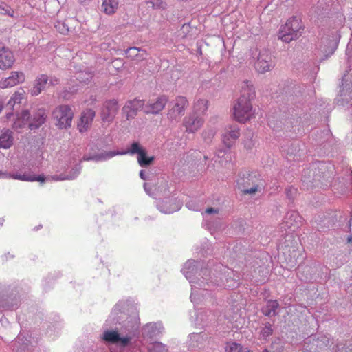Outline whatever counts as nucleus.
<instances>
[{
	"label": "nucleus",
	"instance_id": "nucleus-1",
	"mask_svg": "<svg viewBox=\"0 0 352 352\" xmlns=\"http://www.w3.org/2000/svg\"><path fill=\"white\" fill-rule=\"evenodd\" d=\"M255 98L253 85L248 81H244L241 86L240 97L233 104V116L235 120L245 124L255 118L252 101Z\"/></svg>",
	"mask_w": 352,
	"mask_h": 352
},
{
	"label": "nucleus",
	"instance_id": "nucleus-2",
	"mask_svg": "<svg viewBox=\"0 0 352 352\" xmlns=\"http://www.w3.org/2000/svg\"><path fill=\"white\" fill-rule=\"evenodd\" d=\"M74 112L67 104L56 107L52 111V117L55 125L60 129H67L72 126Z\"/></svg>",
	"mask_w": 352,
	"mask_h": 352
},
{
	"label": "nucleus",
	"instance_id": "nucleus-3",
	"mask_svg": "<svg viewBox=\"0 0 352 352\" xmlns=\"http://www.w3.org/2000/svg\"><path fill=\"white\" fill-rule=\"evenodd\" d=\"M302 24L299 19L296 16L288 19L282 27L279 32V38L283 42L289 43L298 38L301 34Z\"/></svg>",
	"mask_w": 352,
	"mask_h": 352
},
{
	"label": "nucleus",
	"instance_id": "nucleus-4",
	"mask_svg": "<svg viewBox=\"0 0 352 352\" xmlns=\"http://www.w3.org/2000/svg\"><path fill=\"white\" fill-rule=\"evenodd\" d=\"M188 105L189 102L186 97L177 96L170 102V107L167 113L168 119L172 122H179L185 115Z\"/></svg>",
	"mask_w": 352,
	"mask_h": 352
},
{
	"label": "nucleus",
	"instance_id": "nucleus-5",
	"mask_svg": "<svg viewBox=\"0 0 352 352\" xmlns=\"http://www.w3.org/2000/svg\"><path fill=\"white\" fill-rule=\"evenodd\" d=\"M120 105L116 99L105 100L100 111V117L103 124H110L118 113Z\"/></svg>",
	"mask_w": 352,
	"mask_h": 352
},
{
	"label": "nucleus",
	"instance_id": "nucleus-6",
	"mask_svg": "<svg viewBox=\"0 0 352 352\" xmlns=\"http://www.w3.org/2000/svg\"><path fill=\"white\" fill-rule=\"evenodd\" d=\"M168 102V96L161 95L154 100H150L144 104V112L146 114L157 115L161 113Z\"/></svg>",
	"mask_w": 352,
	"mask_h": 352
},
{
	"label": "nucleus",
	"instance_id": "nucleus-7",
	"mask_svg": "<svg viewBox=\"0 0 352 352\" xmlns=\"http://www.w3.org/2000/svg\"><path fill=\"white\" fill-rule=\"evenodd\" d=\"M144 102L142 100L135 98L128 100L122 107V113L125 115L127 120H133L135 118L138 112L141 109H144Z\"/></svg>",
	"mask_w": 352,
	"mask_h": 352
},
{
	"label": "nucleus",
	"instance_id": "nucleus-8",
	"mask_svg": "<svg viewBox=\"0 0 352 352\" xmlns=\"http://www.w3.org/2000/svg\"><path fill=\"white\" fill-rule=\"evenodd\" d=\"M96 116V111L91 109H86L82 111L77 122V129L80 133L88 131Z\"/></svg>",
	"mask_w": 352,
	"mask_h": 352
},
{
	"label": "nucleus",
	"instance_id": "nucleus-9",
	"mask_svg": "<svg viewBox=\"0 0 352 352\" xmlns=\"http://www.w3.org/2000/svg\"><path fill=\"white\" fill-rule=\"evenodd\" d=\"M15 60L14 52L8 47L0 44V69L6 71L11 69Z\"/></svg>",
	"mask_w": 352,
	"mask_h": 352
},
{
	"label": "nucleus",
	"instance_id": "nucleus-10",
	"mask_svg": "<svg viewBox=\"0 0 352 352\" xmlns=\"http://www.w3.org/2000/svg\"><path fill=\"white\" fill-rule=\"evenodd\" d=\"M204 120L199 115L191 113L184 118L183 126L185 131L188 133H195L198 131L204 125Z\"/></svg>",
	"mask_w": 352,
	"mask_h": 352
},
{
	"label": "nucleus",
	"instance_id": "nucleus-11",
	"mask_svg": "<svg viewBox=\"0 0 352 352\" xmlns=\"http://www.w3.org/2000/svg\"><path fill=\"white\" fill-rule=\"evenodd\" d=\"M255 69L259 73H265L273 67L272 56L268 51L261 52L254 65Z\"/></svg>",
	"mask_w": 352,
	"mask_h": 352
},
{
	"label": "nucleus",
	"instance_id": "nucleus-12",
	"mask_svg": "<svg viewBox=\"0 0 352 352\" xmlns=\"http://www.w3.org/2000/svg\"><path fill=\"white\" fill-rule=\"evenodd\" d=\"M25 80L23 72L19 71H12L7 78H3L0 80V88L6 89L14 87L19 84L23 83Z\"/></svg>",
	"mask_w": 352,
	"mask_h": 352
},
{
	"label": "nucleus",
	"instance_id": "nucleus-13",
	"mask_svg": "<svg viewBox=\"0 0 352 352\" xmlns=\"http://www.w3.org/2000/svg\"><path fill=\"white\" fill-rule=\"evenodd\" d=\"M103 339L111 344L119 343L120 346L124 347L127 346L131 340V337L121 338L116 331H106L103 333Z\"/></svg>",
	"mask_w": 352,
	"mask_h": 352
},
{
	"label": "nucleus",
	"instance_id": "nucleus-14",
	"mask_svg": "<svg viewBox=\"0 0 352 352\" xmlns=\"http://www.w3.org/2000/svg\"><path fill=\"white\" fill-rule=\"evenodd\" d=\"M47 118V115L44 108H39L36 109L33 113L32 118L30 120V122L28 124L29 128L30 129L39 128L45 122Z\"/></svg>",
	"mask_w": 352,
	"mask_h": 352
},
{
	"label": "nucleus",
	"instance_id": "nucleus-15",
	"mask_svg": "<svg viewBox=\"0 0 352 352\" xmlns=\"http://www.w3.org/2000/svg\"><path fill=\"white\" fill-rule=\"evenodd\" d=\"M239 136V129L236 127H232L230 131L222 135V142L226 147L230 148L234 145Z\"/></svg>",
	"mask_w": 352,
	"mask_h": 352
},
{
	"label": "nucleus",
	"instance_id": "nucleus-16",
	"mask_svg": "<svg viewBox=\"0 0 352 352\" xmlns=\"http://www.w3.org/2000/svg\"><path fill=\"white\" fill-rule=\"evenodd\" d=\"M126 56L131 60L140 62L147 56L146 50L138 47H129L125 51Z\"/></svg>",
	"mask_w": 352,
	"mask_h": 352
},
{
	"label": "nucleus",
	"instance_id": "nucleus-17",
	"mask_svg": "<svg viewBox=\"0 0 352 352\" xmlns=\"http://www.w3.org/2000/svg\"><path fill=\"white\" fill-rule=\"evenodd\" d=\"M48 82V77L45 74L39 75L35 80L34 87L31 89L32 96H37L41 93Z\"/></svg>",
	"mask_w": 352,
	"mask_h": 352
},
{
	"label": "nucleus",
	"instance_id": "nucleus-18",
	"mask_svg": "<svg viewBox=\"0 0 352 352\" xmlns=\"http://www.w3.org/2000/svg\"><path fill=\"white\" fill-rule=\"evenodd\" d=\"M14 142L13 133L10 129H3L0 134V148L8 149Z\"/></svg>",
	"mask_w": 352,
	"mask_h": 352
},
{
	"label": "nucleus",
	"instance_id": "nucleus-19",
	"mask_svg": "<svg viewBox=\"0 0 352 352\" xmlns=\"http://www.w3.org/2000/svg\"><path fill=\"white\" fill-rule=\"evenodd\" d=\"M30 118V113L28 110H23L17 116L16 119L14 122L12 127L15 131H19L23 129L27 124L28 121Z\"/></svg>",
	"mask_w": 352,
	"mask_h": 352
},
{
	"label": "nucleus",
	"instance_id": "nucleus-20",
	"mask_svg": "<svg viewBox=\"0 0 352 352\" xmlns=\"http://www.w3.org/2000/svg\"><path fill=\"white\" fill-rule=\"evenodd\" d=\"M245 179L248 180H252L253 179V176L250 174H248L246 175H243V177H240L237 180V186L238 188L241 190V192L245 195H254L258 190V186L257 184L254 185L250 188H245Z\"/></svg>",
	"mask_w": 352,
	"mask_h": 352
},
{
	"label": "nucleus",
	"instance_id": "nucleus-21",
	"mask_svg": "<svg viewBox=\"0 0 352 352\" xmlns=\"http://www.w3.org/2000/svg\"><path fill=\"white\" fill-rule=\"evenodd\" d=\"M119 0H102V10L107 15L116 13L118 8Z\"/></svg>",
	"mask_w": 352,
	"mask_h": 352
},
{
	"label": "nucleus",
	"instance_id": "nucleus-22",
	"mask_svg": "<svg viewBox=\"0 0 352 352\" xmlns=\"http://www.w3.org/2000/svg\"><path fill=\"white\" fill-rule=\"evenodd\" d=\"M208 108V101L206 99H198L194 104L193 113L196 115H204Z\"/></svg>",
	"mask_w": 352,
	"mask_h": 352
},
{
	"label": "nucleus",
	"instance_id": "nucleus-23",
	"mask_svg": "<svg viewBox=\"0 0 352 352\" xmlns=\"http://www.w3.org/2000/svg\"><path fill=\"white\" fill-rule=\"evenodd\" d=\"M155 158L153 156H147L146 151L144 148L138 155L137 157L139 165L142 167H146L151 164Z\"/></svg>",
	"mask_w": 352,
	"mask_h": 352
},
{
	"label": "nucleus",
	"instance_id": "nucleus-24",
	"mask_svg": "<svg viewBox=\"0 0 352 352\" xmlns=\"http://www.w3.org/2000/svg\"><path fill=\"white\" fill-rule=\"evenodd\" d=\"M279 307V303L277 300H270L267 301V305L263 309V313L267 316H272L276 314V309Z\"/></svg>",
	"mask_w": 352,
	"mask_h": 352
},
{
	"label": "nucleus",
	"instance_id": "nucleus-25",
	"mask_svg": "<svg viewBox=\"0 0 352 352\" xmlns=\"http://www.w3.org/2000/svg\"><path fill=\"white\" fill-rule=\"evenodd\" d=\"M25 96V91L23 89L20 88L16 91H15L10 100L8 101V104L10 107H13L16 104L21 103L22 100L24 99Z\"/></svg>",
	"mask_w": 352,
	"mask_h": 352
},
{
	"label": "nucleus",
	"instance_id": "nucleus-26",
	"mask_svg": "<svg viewBox=\"0 0 352 352\" xmlns=\"http://www.w3.org/2000/svg\"><path fill=\"white\" fill-rule=\"evenodd\" d=\"M243 346L241 344L235 342H228L226 344V352H242Z\"/></svg>",
	"mask_w": 352,
	"mask_h": 352
},
{
	"label": "nucleus",
	"instance_id": "nucleus-27",
	"mask_svg": "<svg viewBox=\"0 0 352 352\" xmlns=\"http://www.w3.org/2000/svg\"><path fill=\"white\" fill-rule=\"evenodd\" d=\"M14 10L10 6L6 4L5 2H0V14L14 17Z\"/></svg>",
	"mask_w": 352,
	"mask_h": 352
},
{
	"label": "nucleus",
	"instance_id": "nucleus-28",
	"mask_svg": "<svg viewBox=\"0 0 352 352\" xmlns=\"http://www.w3.org/2000/svg\"><path fill=\"white\" fill-rule=\"evenodd\" d=\"M18 179L23 180V181H28V182H45V177L44 175H38V176H25V175H20L17 177Z\"/></svg>",
	"mask_w": 352,
	"mask_h": 352
},
{
	"label": "nucleus",
	"instance_id": "nucleus-29",
	"mask_svg": "<svg viewBox=\"0 0 352 352\" xmlns=\"http://www.w3.org/2000/svg\"><path fill=\"white\" fill-rule=\"evenodd\" d=\"M143 149L144 148H142L138 142H133L131 144L130 148L126 152V153H129L130 155H138Z\"/></svg>",
	"mask_w": 352,
	"mask_h": 352
},
{
	"label": "nucleus",
	"instance_id": "nucleus-30",
	"mask_svg": "<svg viewBox=\"0 0 352 352\" xmlns=\"http://www.w3.org/2000/svg\"><path fill=\"white\" fill-rule=\"evenodd\" d=\"M148 352H167V349L162 343L155 342L148 348Z\"/></svg>",
	"mask_w": 352,
	"mask_h": 352
},
{
	"label": "nucleus",
	"instance_id": "nucleus-31",
	"mask_svg": "<svg viewBox=\"0 0 352 352\" xmlns=\"http://www.w3.org/2000/svg\"><path fill=\"white\" fill-rule=\"evenodd\" d=\"M147 3L151 5L154 9L164 8L166 6L162 0H149Z\"/></svg>",
	"mask_w": 352,
	"mask_h": 352
},
{
	"label": "nucleus",
	"instance_id": "nucleus-32",
	"mask_svg": "<svg viewBox=\"0 0 352 352\" xmlns=\"http://www.w3.org/2000/svg\"><path fill=\"white\" fill-rule=\"evenodd\" d=\"M201 135L205 141L209 142V141H211V140L215 135V131L212 129L204 130L202 132Z\"/></svg>",
	"mask_w": 352,
	"mask_h": 352
},
{
	"label": "nucleus",
	"instance_id": "nucleus-33",
	"mask_svg": "<svg viewBox=\"0 0 352 352\" xmlns=\"http://www.w3.org/2000/svg\"><path fill=\"white\" fill-rule=\"evenodd\" d=\"M273 333L272 326L270 323H266L265 327L261 330V334L264 337H267Z\"/></svg>",
	"mask_w": 352,
	"mask_h": 352
},
{
	"label": "nucleus",
	"instance_id": "nucleus-34",
	"mask_svg": "<svg viewBox=\"0 0 352 352\" xmlns=\"http://www.w3.org/2000/svg\"><path fill=\"white\" fill-rule=\"evenodd\" d=\"M48 81L50 82L49 83L52 86H55L59 83V79L54 76L50 77V78H48Z\"/></svg>",
	"mask_w": 352,
	"mask_h": 352
},
{
	"label": "nucleus",
	"instance_id": "nucleus-35",
	"mask_svg": "<svg viewBox=\"0 0 352 352\" xmlns=\"http://www.w3.org/2000/svg\"><path fill=\"white\" fill-rule=\"evenodd\" d=\"M206 212L208 214L217 213L218 210H217L212 208H208L206 209Z\"/></svg>",
	"mask_w": 352,
	"mask_h": 352
},
{
	"label": "nucleus",
	"instance_id": "nucleus-36",
	"mask_svg": "<svg viewBox=\"0 0 352 352\" xmlns=\"http://www.w3.org/2000/svg\"><path fill=\"white\" fill-rule=\"evenodd\" d=\"M140 177H141V179H142L143 180H146V173L145 172L142 170H140Z\"/></svg>",
	"mask_w": 352,
	"mask_h": 352
},
{
	"label": "nucleus",
	"instance_id": "nucleus-37",
	"mask_svg": "<svg viewBox=\"0 0 352 352\" xmlns=\"http://www.w3.org/2000/svg\"><path fill=\"white\" fill-rule=\"evenodd\" d=\"M291 217L294 218V219H300V217L299 216V214L298 213H296V212H293L292 214H291Z\"/></svg>",
	"mask_w": 352,
	"mask_h": 352
},
{
	"label": "nucleus",
	"instance_id": "nucleus-38",
	"mask_svg": "<svg viewBox=\"0 0 352 352\" xmlns=\"http://www.w3.org/2000/svg\"><path fill=\"white\" fill-rule=\"evenodd\" d=\"M253 179L252 180H248L247 179H245V181L243 182L245 183V188L247 185H250L251 182H252Z\"/></svg>",
	"mask_w": 352,
	"mask_h": 352
},
{
	"label": "nucleus",
	"instance_id": "nucleus-39",
	"mask_svg": "<svg viewBox=\"0 0 352 352\" xmlns=\"http://www.w3.org/2000/svg\"><path fill=\"white\" fill-rule=\"evenodd\" d=\"M3 107V103L2 101H0V112L1 111Z\"/></svg>",
	"mask_w": 352,
	"mask_h": 352
},
{
	"label": "nucleus",
	"instance_id": "nucleus-40",
	"mask_svg": "<svg viewBox=\"0 0 352 352\" xmlns=\"http://www.w3.org/2000/svg\"><path fill=\"white\" fill-rule=\"evenodd\" d=\"M347 241L349 243H351L352 241V235H351L348 237Z\"/></svg>",
	"mask_w": 352,
	"mask_h": 352
},
{
	"label": "nucleus",
	"instance_id": "nucleus-41",
	"mask_svg": "<svg viewBox=\"0 0 352 352\" xmlns=\"http://www.w3.org/2000/svg\"><path fill=\"white\" fill-rule=\"evenodd\" d=\"M12 116H13L12 113H8L6 117H7L8 119H9Z\"/></svg>",
	"mask_w": 352,
	"mask_h": 352
},
{
	"label": "nucleus",
	"instance_id": "nucleus-42",
	"mask_svg": "<svg viewBox=\"0 0 352 352\" xmlns=\"http://www.w3.org/2000/svg\"><path fill=\"white\" fill-rule=\"evenodd\" d=\"M115 155H116V153H111L108 154V156H109V157H111L114 156Z\"/></svg>",
	"mask_w": 352,
	"mask_h": 352
},
{
	"label": "nucleus",
	"instance_id": "nucleus-43",
	"mask_svg": "<svg viewBox=\"0 0 352 352\" xmlns=\"http://www.w3.org/2000/svg\"><path fill=\"white\" fill-rule=\"evenodd\" d=\"M263 352H269L267 349H265Z\"/></svg>",
	"mask_w": 352,
	"mask_h": 352
},
{
	"label": "nucleus",
	"instance_id": "nucleus-44",
	"mask_svg": "<svg viewBox=\"0 0 352 352\" xmlns=\"http://www.w3.org/2000/svg\"><path fill=\"white\" fill-rule=\"evenodd\" d=\"M347 349H348V348H345V349H344V350H345V351H346V352H347Z\"/></svg>",
	"mask_w": 352,
	"mask_h": 352
},
{
	"label": "nucleus",
	"instance_id": "nucleus-45",
	"mask_svg": "<svg viewBox=\"0 0 352 352\" xmlns=\"http://www.w3.org/2000/svg\"><path fill=\"white\" fill-rule=\"evenodd\" d=\"M245 352H252V351H250V350H248V351H245Z\"/></svg>",
	"mask_w": 352,
	"mask_h": 352
}]
</instances>
